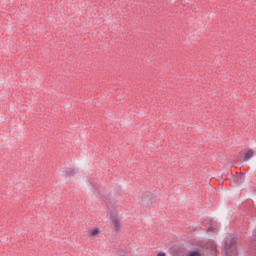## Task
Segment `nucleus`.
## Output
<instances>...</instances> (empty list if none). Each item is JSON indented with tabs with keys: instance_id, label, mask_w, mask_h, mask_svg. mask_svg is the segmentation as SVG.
Instances as JSON below:
<instances>
[{
	"instance_id": "nucleus-1",
	"label": "nucleus",
	"mask_w": 256,
	"mask_h": 256,
	"mask_svg": "<svg viewBox=\"0 0 256 256\" xmlns=\"http://www.w3.org/2000/svg\"><path fill=\"white\" fill-rule=\"evenodd\" d=\"M227 253L228 255H237V240L234 238H231L228 240L227 244Z\"/></svg>"
},
{
	"instance_id": "nucleus-2",
	"label": "nucleus",
	"mask_w": 256,
	"mask_h": 256,
	"mask_svg": "<svg viewBox=\"0 0 256 256\" xmlns=\"http://www.w3.org/2000/svg\"><path fill=\"white\" fill-rule=\"evenodd\" d=\"M111 225H112V229H113V231H115V233H119V231H121V221L119 220V218L112 217Z\"/></svg>"
},
{
	"instance_id": "nucleus-3",
	"label": "nucleus",
	"mask_w": 256,
	"mask_h": 256,
	"mask_svg": "<svg viewBox=\"0 0 256 256\" xmlns=\"http://www.w3.org/2000/svg\"><path fill=\"white\" fill-rule=\"evenodd\" d=\"M89 234H90V237H97V235L99 234V228H94L90 230Z\"/></svg>"
},
{
	"instance_id": "nucleus-4",
	"label": "nucleus",
	"mask_w": 256,
	"mask_h": 256,
	"mask_svg": "<svg viewBox=\"0 0 256 256\" xmlns=\"http://www.w3.org/2000/svg\"><path fill=\"white\" fill-rule=\"evenodd\" d=\"M255 154V152L253 150H249L246 154H245V161H249V159H251V157H253V155Z\"/></svg>"
},
{
	"instance_id": "nucleus-5",
	"label": "nucleus",
	"mask_w": 256,
	"mask_h": 256,
	"mask_svg": "<svg viewBox=\"0 0 256 256\" xmlns=\"http://www.w3.org/2000/svg\"><path fill=\"white\" fill-rule=\"evenodd\" d=\"M186 256H201V252L199 251H190Z\"/></svg>"
},
{
	"instance_id": "nucleus-6",
	"label": "nucleus",
	"mask_w": 256,
	"mask_h": 256,
	"mask_svg": "<svg viewBox=\"0 0 256 256\" xmlns=\"http://www.w3.org/2000/svg\"><path fill=\"white\" fill-rule=\"evenodd\" d=\"M66 175H67L68 177H71V175H75V170H68V171L66 172Z\"/></svg>"
},
{
	"instance_id": "nucleus-7",
	"label": "nucleus",
	"mask_w": 256,
	"mask_h": 256,
	"mask_svg": "<svg viewBox=\"0 0 256 256\" xmlns=\"http://www.w3.org/2000/svg\"><path fill=\"white\" fill-rule=\"evenodd\" d=\"M145 197H151V193H146V194L144 195V201H147V198H145Z\"/></svg>"
},
{
	"instance_id": "nucleus-8",
	"label": "nucleus",
	"mask_w": 256,
	"mask_h": 256,
	"mask_svg": "<svg viewBox=\"0 0 256 256\" xmlns=\"http://www.w3.org/2000/svg\"><path fill=\"white\" fill-rule=\"evenodd\" d=\"M157 256H165V253L160 252V253H158V255H157Z\"/></svg>"
}]
</instances>
